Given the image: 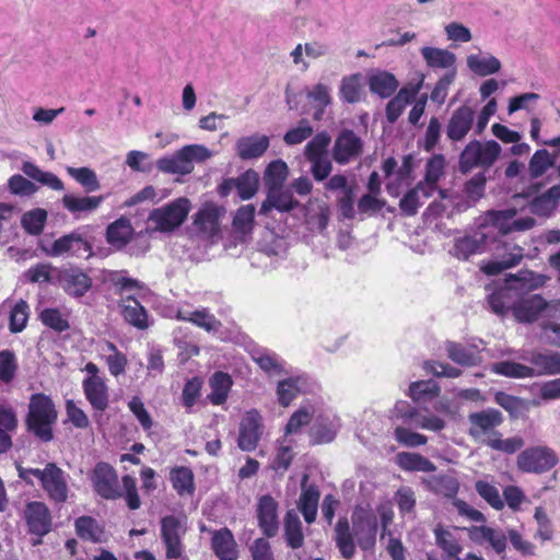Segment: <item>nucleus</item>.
<instances>
[{"label":"nucleus","instance_id":"obj_1","mask_svg":"<svg viewBox=\"0 0 560 560\" xmlns=\"http://www.w3.org/2000/svg\"><path fill=\"white\" fill-rule=\"evenodd\" d=\"M535 225V220L529 215H521L515 209L489 211L479 219L478 230L471 234L455 241L453 255L459 259H468L471 255L483 252L489 240L494 235V230L502 234L511 232H524Z\"/></svg>","mask_w":560,"mask_h":560},{"label":"nucleus","instance_id":"obj_2","mask_svg":"<svg viewBox=\"0 0 560 560\" xmlns=\"http://www.w3.org/2000/svg\"><path fill=\"white\" fill-rule=\"evenodd\" d=\"M212 156V152L202 144H187L175 153L160 158L156 167L160 172L173 175H188L195 163H202Z\"/></svg>","mask_w":560,"mask_h":560},{"label":"nucleus","instance_id":"obj_3","mask_svg":"<svg viewBox=\"0 0 560 560\" xmlns=\"http://www.w3.org/2000/svg\"><path fill=\"white\" fill-rule=\"evenodd\" d=\"M57 420V411L52 400L44 394L31 397L28 406V429L42 441L52 439V424Z\"/></svg>","mask_w":560,"mask_h":560},{"label":"nucleus","instance_id":"obj_4","mask_svg":"<svg viewBox=\"0 0 560 560\" xmlns=\"http://www.w3.org/2000/svg\"><path fill=\"white\" fill-rule=\"evenodd\" d=\"M19 476L28 483H33V477L39 480L44 490L55 502H65L68 498L65 474L55 464H47L44 469L19 467Z\"/></svg>","mask_w":560,"mask_h":560},{"label":"nucleus","instance_id":"obj_5","mask_svg":"<svg viewBox=\"0 0 560 560\" xmlns=\"http://www.w3.org/2000/svg\"><path fill=\"white\" fill-rule=\"evenodd\" d=\"M190 210V200L186 197H179L152 210L149 222L155 231L171 233L185 222Z\"/></svg>","mask_w":560,"mask_h":560},{"label":"nucleus","instance_id":"obj_6","mask_svg":"<svg viewBox=\"0 0 560 560\" xmlns=\"http://www.w3.org/2000/svg\"><path fill=\"white\" fill-rule=\"evenodd\" d=\"M502 149L494 140L470 141L459 156V168L469 172L474 167L489 168L498 160Z\"/></svg>","mask_w":560,"mask_h":560},{"label":"nucleus","instance_id":"obj_7","mask_svg":"<svg viewBox=\"0 0 560 560\" xmlns=\"http://www.w3.org/2000/svg\"><path fill=\"white\" fill-rule=\"evenodd\" d=\"M224 209L214 203H205L192 217L190 234L200 240H213L220 233Z\"/></svg>","mask_w":560,"mask_h":560},{"label":"nucleus","instance_id":"obj_8","mask_svg":"<svg viewBox=\"0 0 560 560\" xmlns=\"http://www.w3.org/2000/svg\"><path fill=\"white\" fill-rule=\"evenodd\" d=\"M340 428L341 422L336 412L318 399V410L313 417V423L310 429L312 442L315 444L330 443L335 440Z\"/></svg>","mask_w":560,"mask_h":560},{"label":"nucleus","instance_id":"obj_9","mask_svg":"<svg viewBox=\"0 0 560 560\" xmlns=\"http://www.w3.org/2000/svg\"><path fill=\"white\" fill-rule=\"evenodd\" d=\"M558 463V456L548 446H533L520 453L516 465L520 470L528 474H544Z\"/></svg>","mask_w":560,"mask_h":560},{"label":"nucleus","instance_id":"obj_10","mask_svg":"<svg viewBox=\"0 0 560 560\" xmlns=\"http://www.w3.org/2000/svg\"><path fill=\"white\" fill-rule=\"evenodd\" d=\"M392 420L415 424V428L439 432L445 428V421L439 416L423 413L407 401H397L392 410Z\"/></svg>","mask_w":560,"mask_h":560},{"label":"nucleus","instance_id":"obj_11","mask_svg":"<svg viewBox=\"0 0 560 560\" xmlns=\"http://www.w3.org/2000/svg\"><path fill=\"white\" fill-rule=\"evenodd\" d=\"M469 435L478 443L488 445L492 435L498 434L497 428L503 422L502 412L488 408L468 416Z\"/></svg>","mask_w":560,"mask_h":560},{"label":"nucleus","instance_id":"obj_12","mask_svg":"<svg viewBox=\"0 0 560 560\" xmlns=\"http://www.w3.org/2000/svg\"><path fill=\"white\" fill-rule=\"evenodd\" d=\"M187 530L184 518L174 515L161 520V537L166 548L168 559H179L183 556V536Z\"/></svg>","mask_w":560,"mask_h":560},{"label":"nucleus","instance_id":"obj_13","mask_svg":"<svg viewBox=\"0 0 560 560\" xmlns=\"http://www.w3.org/2000/svg\"><path fill=\"white\" fill-rule=\"evenodd\" d=\"M262 433V416L257 409L247 410L240 422L237 446L244 452L256 450Z\"/></svg>","mask_w":560,"mask_h":560},{"label":"nucleus","instance_id":"obj_14","mask_svg":"<svg viewBox=\"0 0 560 560\" xmlns=\"http://www.w3.org/2000/svg\"><path fill=\"white\" fill-rule=\"evenodd\" d=\"M276 386L277 401L283 408L289 407L300 395L310 392L313 385L311 378L305 374L289 373Z\"/></svg>","mask_w":560,"mask_h":560},{"label":"nucleus","instance_id":"obj_15","mask_svg":"<svg viewBox=\"0 0 560 560\" xmlns=\"http://www.w3.org/2000/svg\"><path fill=\"white\" fill-rule=\"evenodd\" d=\"M303 215V225L312 234H323L330 219V208L319 198H311L300 207Z\"/></svg>","mask_w":560,"mask_h":560},{"label":"nucleus","instance_id":"obj_16","mask_svg":"<svg viewBox=\"0 0 560 560\" xmlns=\"http://www.w3.org/2000/svg\"><path fill=\"white\" fill-rule=\"evenodd\" d=\"M91 479L95 492L102 498L113 500L121 495L117 474L110 465L98 463L93 469Z\"/></svg>","mask_w":560,"mask_h":560},{"label":"nucleus","instance_id":"obj_17","mask_svg":"<svg viewBox=\"0 0 560 560\" xmlns=\"http://www.w3.org/2000/svg\"><path fill=\"white\" fill-rule=\"evenodd\" d=\"M362 140L351 130L342 131L332 147V158L341 165L358 159L362 152Z\"/></svg>","mask_w":560,"mask_h":560},{"label":"nucleus","instance_id":"obj_18","mask_svg":"<svg viewBox=\"0 0 560 560\" xmlns=\"http://www.w3.org/2000/svg\"><path fill=\"white\" fill-rule=\"evenodd\" d=\"M475 110L468 105L456 108L446 125V136L452 141H462L474 129Z\"/></svg>","mask_w":560,"mask_h":560},{"label":"nucleus","instance_id":"obj_19","mask_svg":"<svg viewBox=\"0 0 560 560\" xmlns=\"http://www.w3.org/2000/svg\"><path fill=\"white\" fill-rule=\"evenodd\" d=\"M92 254L90 243L81 234L73 232L63 235L52 243L50 255H70L78 258H89Z\"/></svg>","mask_w":560,"mask_h":560},{"label":"nucleus","instance_id":"obj_20","mask_svg":"<svg viewBox=\"0 0 560 560\" xmlns=\"http://www.w3.org/2000/svg\"><path fill=\"white\" fill-rule=\"evenodd\" d=\"M424 78L420 77L417 81H409L399 92L388 102L386 106V117L389 122H395L402 114L406 106L417 96L423 85Z\"/></svg>","mask_w":560,"mask_h":560},{"label":"nucleus","instance_id":"obj_21","mask_svg":"<svg viewBox=\"0 0 560 560\" xmlns=\"http://www.w3.org/2000/svg\"><path fill=\"white\" fill-rule=\"evenodd\" d=\"M278 502L269 494L261 495L257 503L258 525L264 535L275 537L279 529Z\"/></svg>","mask_w":560,"mask_h":560},{"label":"nucleus","instance_id":"obj_22","mask_svg":"<svg viewBox=\"0 0 560 560\" xmlns=\"http://www.w3.org/2000/svg\"><path fill=\"white\" fill-rule=\"evenodd\" d=\"M252 360L269 376H281L290 373L289 365L279 354L267 348H253Z\"/></svg>","mask_w":560,"mask_h":560},{"label":"nucleus","instance_id":"obj_23","mask_svg":"<svg viewBox=\"0 0 560 560\" xmlns=\"http://www.w3.org/2000/svg\"><path fill=\"white\" fill-rule=\"evenodd\" d=\"M24 517L30 533L43 537L51 528V517L48 508L43 502H30L24 511Z\"/></svg>","mask_w":560,"mask_h":560},{"label":"nucleus","instance_id":"obj_24","mask_svg":"<svg viewBox=\"0 0 560 560\" xmlns=\"http://www.w3.org/2000/svg\"><path fill=\"white\" fill-rule=\"evenodd\" d=\"M318 410V398L305 399L290 416L285 427L284 436L296 435L308 424L313 423V417Z\"/></svg>","mask_w":560,"mask_h":560},{"label":"nucleus","instance_id":"obj_25","mask_svg":"<svg viewBox=\"0 0 560 560\" xmlns=\"http://www.w3.org/2000/svg\"><path fill=\"white\" fill-rule=\"evenodd\" d=\"M270 145V138L266 135L254 133L241 137L235 142L237 156L243 161L261 158Z\"/></svg>","mask_w":560,"mask_h":560},{"label":"nucleus","instance_id":"obj_26","mask_svg":"<svg viewBox=\"0 0 560 560\" xmlns=\"http://www.w3.org/2000/svg\"><path fill=\"white\" fill-rule=\"evenodd\" d=\"M520 294L514 287L511 285V281L505 278L502 285L497 288L488 296V303L491 310L498 315H504L509 311L513 312V307L518 302Z\"/></svg>","mask_w":560,"mask_h":560},{"label":"nucleus","instance_id":"obj_27","mask_svg":"<svg viewBox=\"0 0 560 560\" xmlns=\"http://www.w3.org/2000/svg\"><path fill=\"white\" fill-rule=\"evenodd\" d=\"M97 353L102 361L107 365L112 376L118 378L126 373L128 365L127 355L121 352L112 341H104L98 345Z\"/></svg>","mask_w":560,"mask_h":560},{"label":"nucleus","instance_id":"obj_28","mask_svg":"<svg viewBox=\"0 0 560 560\" xmlns=\"http://www.w3.org/2000/svg\"><path fill=\"white\" fill-rule=\"evenodd\" d=\"M298 207H300V203L294 199L293 192L280 186L268 189L267 198L262 202L259 213L268 214L271 209H277L280 212H289Z\"/></svg>","mask_w":560,"mask_h":560},{"label":"nucleus","instance_id":"obj_29","mask_svg":"<svg viewBox=\"0 0 560 560\" xmlns=\"http://www.w3.org/2000/svg\"><path fill=\"white\" fill-rule=\"evenodd\" d=\"M425 65L431 69H442L445 73L452 71L457 75L456 55L448 49L424 46L420 50Z\"/></svg>","mask_w":560,"mask_h":560},{"label":"nucleus","instance_id":"obj_30","mask_svg":"<svg viewBox=\"0 0 560 560\" xmlns=\"http://www.w3.org/2000/svg\"><path fill=\"white\" fill-rule=\"evenodd\" d=\"M308 476L304 475L301 482L302 492L298 502V508L306 523L312 524L316 520L319 491L316 486L308 485Z\"/></svg>","mask_w":560,"mask_h":560},{"label":"nucleus","instance_id":"obj_31","mask_svg":"<svg viewBox=\"0 0 560 560\" xmlns=\"http://www.w3.org/2000/svg\"><path fill=\"white\" fill-rule=\"evenodd\" d=\"M106 197V195L79 196L68 192L62 196L61 202L67 211H69L75 218H79L81 213L95 211Z\"/></svg>","mask_w":560,"mask_h":560},{"label":"nucleus","instance_id":"obj_32","mask_svg":"<svg viewBox=\"0 0 560 560\" xmlns=\"http://www.w3.org/2000/svg\"><path fill=\"white\" fill-rule=\"evenodd\" d=\"M533 364L535 376L560 374V353L551 351H533L523 357Z\"/></svg>","mask_w":560,"mask_h":560},{"label":"nucleus","instance_id":"obj_33","mask_svg":"<svg viewBox=\"0 0 560 560\" xmlns=\"http://www.w3.org/2000/svg\"><path fill=\"white\" fill-rule=\"evenodd\" d=\"M457 530L458 528H451L442 524H438L433 529L435 545L447 558L459 556L463 551Z\"/></svg>","mask_w":560,"mask_h":560},{"label":"nucleus","instance_id":"obj_34","mask_svg":"<svg viewBox=\"0 0 560 560\" xmlns=\"http://www.w3.org/2000/svg\"><path fill=\"white\" fill-rule=\"evenodd\" d=\"M545 306V299L538 294L520 299L513 307V316L520 323H533L540 318Z\"/></svg>","mask_w":560,"mask_h":560},{"label":"nucleus","instance_id":"obj_35","mask_svg":"<svg viewBox=\"0 0 560 560\" xmlns=\"http://www.w3.org/2000/svg\"><path fill=\"white\" fill-rule=\"evenodd\" d=\"M119 306L121 315L128 324L141 330L149 327L148 312L137 299L130 295L122 298Z\"/></svg>","mask_w":560,"mask_h":560},{"label":"nucleus","instance_id":"obj_36","mask_svg":"<svg viewBox=\"0 0 560 560\" xmlns=\"http://www.w3.org/2000/svg\"><path fill=\"white\" fill-rule=\"evenodd\" d=\"M82 388L86 400L96 411H104L108 407L109 393L105 378L83 381Z\"/></svg>","mask_w":560,"mask_h":560},{"label":"nucleus","instance_id":"obj_37","mask_svg":"<svg viewBox=\"0 0 560 560\" xmlns=\"http://www.w3.org/2000/svg\"><path fill=\"white\" fill-rule=\"evenodd\" d=\"M468 69L479 75L488 77L501 70V61L489 52L470 54L466 58Z\"/></svg>","mask_w":560,"mask_h":560},{"label":"nucleus","instance_id":"obj_38","mask_svg":"<svg viewBox=\"0 0 560 560\" xmlns=\"http://www.w3.org/2000/svg\"><path fill=\"white\" fill-rule=\"evenodd\" d=\"M369 86L372 93L382 98L392 96L399 86L396 77L385 70H375L369 75Z\"/></svg>","mask_w":560,"mask_h":560},{"label":"nucleus","instance_id":"obj_39","mask_svg":"<svg viewBox=\"0 0 560 560\" xmlns=\"http://www.w3.org/2000/svg\"><path fill=\"white\" fill-rule=\"evenodd\" d=\"M560 200V184L553 185L544 194L535 197L529 202V210L538 217H550L558 207Z\"/></svg>","mask_w":560,"mask_h":560},{"label":"nucleus","instance_id":"obj_40","mask_svg":"<svg viewBox=\"0 0 560 560\" xmlns=\"http://www.w3.org/2000/svg\"><path fill=\"white\" fill-rule=\"evenodd\" d=\"M505 253L501 259L491 260L481 267V270L489 275L494 276L520 264L523 258V248L516 245H505Z\"/></svg>","mask_w":560,"mask_h":560},{"label":"nucleus","instance_id":"obj_41","mask_svg":"<svg viewBox=\"0 0 560 560\" xmlns=\"http://www.w3.org/2000/svg\"><path fill=\"white\" fill-rule=\"evenodd\" d=\"M212 549L220 560H236L238 556L235 539L228 528L214 532Z\"/></svg>","mask_w":560,"mask_h":560},{"label":"nucleus","instance_id":"obj_42","mask_svg":"<svg viewBox=\"0 0 560 560\" xmlns=\"http://www.w3.org/2000/svg\"><path fill=\"white\" fill-rule=\"evenodd\" d=\"M133 235V228L129 219L121 217L110 223L106 230V240L109 245L118 249L126 246Z\"/></svg>","mask_w":560,"mask_h":560},{"label":"nucleus","instance_id":"obj_43","mask_svg":"<svg viewBox=\"0 0 560 560\" xmlns=\"http://www.w3.org/2000/svg\"><path fill=\"white\" fill-rule=\"evenodd\" d=\"M508 279L511 281V285L514 287L521 295L544 287L548 277L530 270H521L515 275H509Z\"/></svg>","mask_w":560,"mask_h":560},{"label":"nucleus","instance_id":"obj_44","mask_svg":"<svg viewBox=\"0 0 560 560\" xmlns=\"http://www.w3.org/2000/svg\"><path fill=\"white\" fill-rule=\"evenodd\" d=\"M233 380L230 374L218 371L209 378L211 393L208 398L212 405L220 406L224 404L232 388Z\"/></svg>","mask_w":560,"mask_h":560},{"label":"nucleus","instance_id":"obj_45","mask_svg":"<svg viewBox=\"0 0 560 560\" xmlns=\"http://www.w3.org/2000/svg\"><path fill=\"white\" fill-rule=\"evenodd\" d=\"M61 283L65 291L73 296L84 295L92 285L90 277L80 270H69L62 275Z\"/></svg>","mask_w":560,"mask_h":560},{"label":"nucleus","instance_id":"obj_46","mask_svg":"<svg viewBox=\"0 0 560 560\" xmlns=\"http://www.w3.org/2000/svg\"><path fill=\"white\" fill-rule=\"evenodd\" d=\"M74 526L77 535L83 540L92 542H103L106 540L104 528L91 516L79 517Z\"/></svg>","mask_w":560,"mask_h":560},{"label":"nucleus","instance_id":"obj_47","mask_svg":"<svg viewBox=\"0 0 560 560\" xmlns=\"http://www.w3.org/2000/svg\"><path fill=\"white\" fill-rule=\"evenodd\" d=\"M394 438L397 443L406 447H418L427 444L428 438L421 433L416 432L415 424L394 421Z\"/></svg>","mask_w":560,"mask_h":560},{"label":"nucleus","instance_id":"obj_48","mask_svg":"<svg viewBox=\"0 0 560 560\" xmlns=\"http://www.w3.org/2000/svg\"><path fill=\"white\" fill-rule=\"evenodd\" d=\"M433 195L424 185H418L410 189L400 200L399 207L406 215H413L417 213L419 207Z\"/></svg>","mask_w":560,"mask_h":560},{"label":"nucleus","instance_id":"obj_49","mask_svg":"<svg viewBox=\"0 0 560 560\" xmlns=\"http://www.w3.org/2000/svg\"><path fill=\"white\" fill-rule=\"evenodd\" d=\"M170 480L180 497L191 495L195 492V476L186 466H178L171 470Z\"/></svg>","mask_w":560,"mask_h":560},{"label":"nucleus","instance_id":"obj_50","mask_svg":"<svg viewBox=\"0 0 560 560\" xmlns=\"http://www.w3.org/2000/svg\"><path fill=\"white\" fill-rule=\"evenodd\" d=\"M256 209L253 205H245L237 209L233 218V231L241 241L252 233Z\"/></svg>","mask_w":560,"mask_h":560},{"label":"nucleus","instance_id":"obj_51","mask_svg":"<svg viewBox=\"0 0 560 560\" xmlns=\"http://www.w3.org/2000/svg\"><path fill=\"white\" fill-rule=\"evenodd\" d=\"M284 538L289 547L298 549L303 546L302 524L295 511H288L284 517Z\"/></svg>","mask_w":560,"mask_h":560},{"label":"nucleus","instance_id":"obj_52","mask_svg":"<svg viewBox=\"0 0 560 560\" xmlns=\"http://www.w3.org/2000/svg\"><path fill=\"white\" fill-rule=\"evenodd\" d=\"M22 171L27 177L49 187L52 190L61 191L65 188L62 180L58 176L54 173L40 170L34 163H23Z\"/></svg>","mask_w":560,"mask_h":560},{"label":"nucleus","instance_id":"obj_53","mask_svg":"<svg viewBox=\"0 0 560 560\" xmlns=\"http://www.w3.org/2000/svg\"><path fill=\"white\" fill-rule=\"evenodd\" d=\"M22 171L27 177L49 187L52 190L61 191L65 188L62 180L58 176L54 173L40 170L34 163H23Z\"/></svg>","mask_w":560,"mask_h":560},{"label":"nucleus","instance_id":"obj_54","mask_svg":"<svg viewBox=\"0 0 560 560\" xmlns=\"http://www.w3.org/2000/svg\"><path fill=\"white\" fill-rule=\"evenodd\" d=\"M335 533L336 544L341 556L346 559L352 558L353 555L355 553V545L347 518H340L337 522Z\"/></svg>","mask_w":560,"mask_h":560},{"label":"nucleus","instance_id":"obj_55","mask_svg":"<svg viewBox=\"0 0 560 560\" xmlns=\"http://www.w3.org/2000/svg\"><path fill=\"white\" fill-rule=\"evenodd\" d=\"M398 466L406 471L431 472L435 465L418 453L401 452L397 455Z\"/></svg>","mask_w":560,"mask_h":560},{"label":"nucleus","instance_id":"obj_56","mask_svg":"<svg viewBox=\"0 0 560 560\" xmlns=\"http://www.w3.org/2000/svg\"><path fill=\"white\" fill-rule=\"evenodd\" d=\"M490 371L513 378H527L535 376V370L528 365L513 361H500L491 364Z\"/></svg>","mask_w":560,"mask_h":560},{"label":"nucleus","instance_id":"obj_57","mask_svg":"<svg viewBox=\"0 0 560 560\" xmlns=\"http://www.w3.org/2000/svg\"><path fill=\"white\" fill-rule=\"evenodd\" d=\"M182 320L192 323L194 325L203 328L207 331H217L220 327V322L207 308L196 311H186V315L177 313Z\"/></svg>","mask_w":560,"mask_h":560},{"label":"nucleus","instance_id":"obj_58","mask_svg":"<svg viewBox=\"0 0 560 560\" xmlns=\"http://www.w3.org/2000/svg\"><path fill=\"white\" fill-rule=\"evenodd\" d=\"M289 175V168L284 161L276 160L268 164L264 173V183L268 189L283 185Z\"/></svg>","mask_w":560,"mask_h":560},{"label":"nucleus","instance_id":"obj_59","mask_svg":"<svg viewBox=\"0 0 560 560\" xmlns=\"http://www.w3.org/2000/svg\"><path fill=\"white\" fill-rule=\"evenodd\" d=\"M445 167V159L441 154H436L432 156L425 166V177L423 182H420L422 185H424L429 190L435 191L436 190V183L441 178V176L444 173Z\"/></svg>","mask_w":560,"mask_h":560},{"label":"nucleus","instance_id":"obj_60","mask_svg":"<svg viewBox=\"0 0 560 560\" xmlns=\"http://www.w3.org/2000/svg\"><path fill=\"white\" fill-rule=\"evenodd\" d=\"M46 221L47 211L42 208H36L22 215L21 224L28 234L39 235L45 228Z\"/></svg>","mask_w":560,"mask_h":560},{"label":"nucleus","instance_id":"obj_61","mask_svg":"<svg viewBox=\"0 0 560 560\" xmlns=\"http://www.w3.org/2000/svg\"><path fill=\"white\" fill-rule=\"evenodd\" d=\"M445 350L448 358L455 363L462 365H474L477 361L476 350L471 347H465L463 345L447 341Z\"/></svg>","mask_w":560,"mask_h":560},{"label":"nucleus","instance_id":"obj_62","mask_svg":"<svg viewBox=\"0 0 560 560\" xmlns=\"http://www.w3.org/2000/svg\"><path fill=\"white\" fill-rule=\"evenodd\" d=\"M67 173L79 183L88 192L100 189V182L96 173L89 167H66Z\"/></svg>","mask_w":560,"mask_h":560},{"label":"nucleus","instance_id":"obj_63","mask_svg":"<svg viewBox=\"0 0 560 560\" xmlns=\"http://www.w3.org/2000/svg\"><path fill=\"white\" fill-rule=\"evenodd\" d=\"M330 88L323 83L315 84L306 94L316 108L315 118L319 119L324 108L331 103Z\"/></svg>","mask_w":560,"mask_h":560},{"label":"nucleus","instance_id":"obj_64","mask_svg":"<svg viewBox=\"0 0 560 560\" xmlns=\"http://www.w3.org/2000/svg\"><path fill=\"white\" fill-rule=\"evenodd\" d=\"M555 164V156L549 151L537 150L530 158L528 171L532 178L542 176Z\"/></svg>","mask_w":560,"mask_h":560}]
</instances>
